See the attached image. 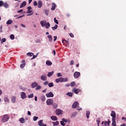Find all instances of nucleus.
<instances>
[{
    "instance_id": "nucleus-33",
    "label": "nucleus",
    "mask_w": 126,
    "mask_h": 126,
    "mask_svg": "<svg viewBox=\"0 0 126 126\" xmlns=\"http://www.w3.org/2000/svg\"><path fill=\"white\" fill-rule=\"evenodd\" d=\"M62 80H63V82H66L68 81V79L67 78H63Z\"/></svg>"
},
{
    "instance_id": "nucleus-58",
    "label": "nucleus",
    "mask_w": 126,
    "mask_h": 126,
    "mask_svg": "<svg viewBox=\"0 0 126 126\" xmlns=\"http://www.w3.org/2000/svg\"><path fill=\"white\" fill-rule=\"evenodd\" d=\"M57 76L58 77H60V76H63V75H62V74H61V73H58L57 74Z\"/></svg>"
},
{
    "instance_id": "nucleus-52",
    "label": "nucleus",
    "mask_w": 126,
    "mask_h": 126,
    "mask_svg": "<svg viewBox=\"0 0 126 126\" xmlns=\"http://www.w3.org/2000/svg\"><path fill=\"white\" fill-rule=\"evenodd\" d=\"M69 35L71 38H74V35L72 33H70Z\"/></svg>"
},
{
    "instance_id": "nucleus-9",
    "label": "nucleus",
    "mask_w": 126,
    "mask_h": 126,
    "mask_svg": "<svg viewBox=\"0 0 126 126\" xmlns=\"http://www.w3.org/2000/svg\"><path fill=\"white\" fill-rule=\"evenodd\" d=\"M43 6V2L41 0H39L37 3V6L38 8H41Z\"/></svg>"
},
{
    "instance_id": "nucleus-19",
    "label": "nucleus",
    "mask_w": 126,
    "mask_h": 126,
    "mask_svg": "<svg viewBox=\"0 0 126 126\" xmlns=\"http://www.w3.org/2000/svg\"><path fill=\"white\" fill-rule=\"evenodd\" d=\"M19 121L21 124H25V119L23 118H21L19 119Z\"/></svg>"
},
{
    "instance_id": "nucleus-23",
    "label": "nucleus",
    "mask_w": 126,
    "mask_h": 126,
    "mask_svg": "<svg viewBox=\"0 0 126 126\" xmlns=\"http://www.w3.org/2000/svg\"><path fill=\"white\" fill-rule=\"evenodd\" d=\"M112 126H116L117 125H116V119H112Z\"/></svg>"
},
{
    "instance_id": "nucleus-1",
    "label": "nucleus",
    "mask_w": 126,
    "mask_h": 126,
    "mask_svg": "<svg viewBox=\"0 0 126 126\" xmlns=\"http://www.w3.org/2000/svg\"><path fill=\"white\" fill-rule=\"evenodd\" d=\"M42 27H45L46 28V29H49V28L50 27V26H51V25H50V23L47 22V21L46 20H42L41 21H40V22Z\"/></svg>"
},
{
    "instance_id": "nucleus-60",
    "label": "nucleus",
    "mask_w": 126,
    "mask_h": 126,
    "mask_svg": "<svg viewBox=\"0 0 126 126\" xmlns=\"http://www.w3.org/2000/svg\"><path fill=\"white\" fill-rule=\"evenodd\" d=\"M97 126H99V125L100 124V120H97Z\"/></svg>"
},
{
    "instance_id": "nucleus-42",
    "label": "nucleus",
    "mask_w": 126,
    "mask_h": 126,
    "mask_svg": "<svg viewBox=\"0 0 126 126\" xmlns=\"http://www.w3.org/2000/svg\"><path fill=\"white\" fill-rule=\"evenodd\" d=\"M41 88H42V87H41V86H38L35 88V90H40V89H41Z\"/></svg>"
},
{
    "instance_id": "nucleus-7",
    "label": "nucleus",
    "mask_w": 126,
    "mask_h": 126,
    "mask_svg": "<svg viewBox=\"0 0 126 126\" xmlns=\"http://www.w3.org/2000/svg\"><path fill=\"white\" fill-rule=\"evenodd\" d=\"M79 105V103H78V102L75 101L72 104V108H73V109H75V108H76V107H78Z\"/></svg>"
},
{
    "instance_id": "nucleus-53",
    "label": "nucleus",
    "mask_w": 126,
    "mask_h": 126,
    "mask_svg": "<svg viewBox=\"0 0 126 126\" xmlns=\"http://www.w3.org/2000/svg\"><path fill=\"white\" fill-rule=\"evenodd\" d=\"M33 57H32V59H36V58H37V57H38V53L36 54V55H32Z\"/></svg>"
},
{
    "instance_id": "nucleus-56",
    "label": "nucleus",
    "mask_w": 126,
    "mask_h": 126,
    "mask_svg": "<svg viewBox=\"0 0 126 126\" xmlns=\"http://www.w3.org/2000/svg\"><path fill=\"white\" fill-rule=\"evenodd\" d=\"M48 84H49V82L48 81L44 83V85H48Z\"/></svg>"
},
{
    "instance_id": "nucleus-22",
    "label": "nucleus",
    "mask_w": 126,
    "mask_h": 126,
    "mask_svg": "<svg viewBox=\"0 0 126 126\" xmlns=\"http://www.w3.org/2000/svg\"><path fill=\"white\" fill-rule=\"evenodd\" d=\"M51 119L52 121H58V118L56 116H51Z\"/></svg>"
},
{
    "instance_id": "nucleus-31",
    "label": "nucleus",
    "mask_w": 126,
    "mask_h": 126,
    "mask_svg": "<svg viewBox=\"0 0 126 126\" xmlns=\"http://www.w3.org/2000/svg\"><path fill=\"white\" fill-rule=\"evenodd\" d=\"M12 22H13V21H12V20H9L7 21L6 22V24L9 25V24H11V23H12Z\"/></svg>"
},
{
    "instance_id": "nucleus-27",
    "label": "nucleus",
    "mask_w": 126,
    "mask_h": 126,
    "mask_svg": "<svg viewBox=\"0 0 126 126\" xmlns=\"http://www.w3.org/2000/svg\"><path fill=\"white\" fill-rule=\"evenodd\" d=\"M41 100L44 102V101H45V100H46V96H45V95H42L40 97Z\"/></svg>"
},
{
    "instance_id": "nucleus-3",
    "label": "nucleus",
    "mask_w": 126,
    "mask_h": 126,
    "mask_svg": "<svg viewBox=\"0 0 126 126\" xmlns=\"http://www.w3.org/2000/svg\"><path fill=\"white\" fill-rule=\"evenodd\" d=\"M28 11L27 13H31L30 14L27 15V16H30V15H33V10H31L32 9V7L31 6L28 7Z\"/></svg>"
},
{
    "instance_id": "nucleus-47",
    "label": "nucleus",
    "mask_w": 126,
    "mask_h": 126,
    "mask_svg": "<svg viewBox=\"0 0 126 126\" xmlns=\"http://www.w3.org/2000/svg\"><path fill=\"white\" fill-rule=\"evenodd\" d=\"M58 125H59V121L53 123V126H58Z\"/></svg>"
},
{
    "instance_id": "nucleus-30",
    "label": "nucleus",
    "mask_w": 126,
    "mask_h": 126,
    "mask_svg": "<svg viewBox=\"0 0 126 126\" xmlns=\"http://www.w3.org/2000/svg\"><path fill=\"white\" fill-rule=\"evenodd\" d=\"M86 116L87 119H89V116H90V111H87Z\"/></svg>"
},
{
    "instance_id": "nucleus-11",
    "label": "nucleus",
    "mask_w": 126,
    "mask_h": 126,
    "mask_svg": "<svg viewBox=\"0 0 126 126\" xmlns=\"http://www.w3.org/2000/svg\"><path fill=\"white\" fill-rule=\"evenodd\" d=\"M57 115L59 116V115H62L63 114V111L61 109H57L56 111Z\"/></svg>"
},
{
    "instance_id": "nucleus-32",
    "label": "nucleus",
    "mask_w": 126,
    "mask_h": 126,
    "mask_svg": "<svg viewBox=\"0 0 126 126\" xmlns=\"http://www.w3.org/2000/svg\"><path fill=\"white\" fill-rule=\"evenodd\" d=\"M4 102H6L7 103H8V102H9V99H8V97H5L4 98Z\"/></svg>"
},
{
    "instance_id": "nucleus-12",
    "label": "nucleus",
    "mask_w": 126,
    "mask_h": 126,
    "mask_svg": "<svg viewBox=\"0 0 126 126\" xmlns=\"http://www.w3.org/2000/svg\"><path fill=\"white\" fill-rule=\"evenodd\" d=\"M41 80H43V81H46L47 80V76L46 75H43L41 76Z\"/></svg>"
},
{
    "instance_id": "nucleus-18",
    "label": "nucleus",
    "mask_w": 126,
    "mask_h": 126,
    "mask_svg": "<svg viewBox=\"0 0 126 126\" xmlns=\"http://www.w3.org/2000/svg\"><path fill=\"white\" fill-rule=\"evenodd\" d=\"M57 6V5L55 4V3H52V10H55L56 9V7Z\"/></svg>"
},
{
    "instance_id": "nucleus-50",
    "label": "nucleus",
    "mask_w": 126,
    "mask_h": 126,
    "mask_svg": "<svg viewBox=\"0 0 126 126\" xmlns=\"http://www.w3.org/2000/svg\"><path fill=\"white\" fill-rule=\"evenodd\" d=\"M3 4H4L3 1L0 0V6H2Z\"/></svg>"
},
{
    "instance_id": "nucleus-21",
    "label": "nucleus",
    "mask_w": 126,
    "mask_h": 126,
    "mask_svg": "<svg viewBox=\"0 0 126 126\" xmlns=\"http://www.w3.org/2000/svg\"><path fill=\"white\" fill-rule=\"evenodd\" d=\"M53 74H54V71H52V72H48L47 74V76L48 77H51V76H52Z\"/></svg>"
},
{
    "instance_id": "nucleus-44",
    "label": "nucleus",
    "mask_w": 126,
    "mask_h": 126,
    "mask_svg": "<svg viewBox=\"0 0 126 126\" xmlns=\"http://www.w3.org/2000/svg\"><path fill=\"white\" fill-rule=\"evenodd\" d=\"M10 37L11 40H14V35L11 34Z\"/></svg>"
},
{
    "instance_id": "nucleus-13",
    "label": "nucleus",
    "mask_w": 126,
    "mask_h": 126,
    "mask_svg": "<svg viewBox=\"0 0 126 126\" xmlns=\"http://www.w3.org/2000/svg\"><path fill=\"white\" fill-rule=\"evenodd\" d=\"M21 96L22 99H26V94H25L24 92H22Z\"/></svg>"
},
{
    "instance_id": "nucleus-36",
    "label": "nucleus",
    "mask_w": 126,
    "mask_h": 126,
    "mask_svg": "<svg viewBox=\"0 0 126 126\" xmlns=\"http://www.w3.org/2000/svg\"><path fill=\"white\" fill-rule=\"evenodd\" d=\"M52 29L54 31L56 30V29H58V25H56L55 27H52Z\"/></svg>"
},
{
    "instance_id": "nucleus-10",
    "label": "nucleus",
    "mask_w": 126,
    "mask_h": 126,
    "mask_svg": "<svg viewBox=\"0 0 126 126\" xmlns=\"http://www.w3.org/2000/svg\"><path fill=\"white\" fill-rule=\"evenodd\" d=\"M26 64V63H25V61L23 60L22 63H21L20 65L21 68H24V67H25Z\"/></svg>"
},
{
    "instance_id": "nucleus-46",
    "label": "nucleus",
    "mask_w": 126,
    "mask_h": 126,
    "mask_svg": "<svg viewBox=\"0 0 126 126\" xmlns=\"http://www.w3.org/2000/svg\"><path fill=\"white\" fill-rule=\"evenodd\" d=\"M75 85V83L74 82H72L70 83V86L73 87Z\"/></svg>"
},
{
    "instance_id": "nucleus-34",
    "label": "nucleus",
    "mask_w": 126,
    "mask_h": 126,
    "mask_svg": "<svg viewBox=\"0 0 126 126\" xmlns=\"http://www.w3.org/2000/svg\"><path fill=\"white\" fill-rule=\"evenodd\" d=\"M52 106H54V109L58 108V104L56 103L52 104Z\"/></svg>"
},
{
    "instance_id": "nucleus-20",
    "label": "nucleus",
    "mask_w": 126,
    "mask_h": 126,
    "mask_svg": "<svg viewBox=\"0 0 126 126\" xmlns=\"http://www.w3.org/2000/svg\"><path fill=\"white\" fill-rule=\"evenodd\" d=\"M46 64H47V65H52V64H53V63L50 61H47L46 62Z\"/></svg>"
},
{
    "instance_id": "nucleus-24",
    "label": "nucleus",
    "mask_w": 126,
    "mask_h": 126,
    "mask_svg": "<svg viewBox=\"0 0 126 126\" xmlns=\"http://www.w3.org/2000/svg\"><path fill=\"white\" fill-rule=\"evenodd\" d=\"M47 38L49 39V42H52L53 41V38L52 37V35H48Z\"/></svg>"
},
{
    "instance_id": "nucleus-45",
    "label": "nucleus",
    "mask_w": 126,
    "mask_h": 126,
    "mask_svg": "<svg viewBox=\"0 0 126 126\" xmlns=\"http://www.w3.org/2000/svg\"><path fill=\"white\" fill-rule=\"evenodd\" d=\"M34 94H31L28 95V98H33Z\"/></svg>"
},
{
    "instance_id": "nucleus-6",
    "label": "nucleus",
    "mask_w": 126,
    "mask_h": 126,
    "mask_svg": "<svg viewBox=\"0 0 126 126\" xmlns=\"http://www.w3.org/2000/svg\"><path fill=\"white\" fill-rule=\"evenodd\" d=\"M80 76V72L76 71L74 73V77L75 78H78Z\"/></svg>"
},
{
    "instance_id": "nucleus-28",
    "label": "nucleus",
    "mask_w": 126,
    "mask_h": 126,
    "mask_svg": "<svg viewBox=\"0 0 126 126\" xmlns=\"http://www.w3.org/2000/svg\"><path fill=\"white\" fill-rule=\"evenodd\" d=\"M34 55V53L29 52L27 53V56H29V57H32Z\"/></svg>"
},
{
    "instance_id": "nucleus-49",
    "label": "nucleus",
    "mask_w": 126,
    "mask_h": 126,
    "mask_svg": "<svg viewBox=\"0 0 126 126\" xmlns=\"http://www.w3.org/2000/svg\"><path fill=\"white\" fill-rule=\"evenodd\" d=\"M60 124L62 126H65V124H64V122L63 121H61Z\"/></svg>"
},
{
    "instance_id": "nucleus-16",
    "label": "nucleus",
    "mask_w": 126,
    "mask_h": 126,
    "mask_svg": "<svg viewBox=\"0 0 126 126\" xmlns=\"http://www.w3.org/2000/svg\"><path fill=\"white\" fill-rule=\"evenodd\" d=\"M73 92H74V93H75V94H78V93H79V92H80V90L79 89H75V88H74L72 90Z\"/></svg>"
},
{
    "instance_id": "nucleus-4",
    "label": "nucleus",
    "mask_w": 126,
    "mask_h": 126,
    "mask_svg": "<svg viewBox=\"0 0 126 126\" xmlns=\"http://www.w3.org/2000/svg\"><path fill=\"white\" fill-rule=\"evenodd\" d=\"M54 103V100L52 99H48L46 101V104L48 105V106H50V105H53V103Z\"/></svg>"
},
{
    "instance_id": "nucleus-26",
    "label": "nucleus",
    "mask_w": 126,
    "mask_h": 126,
    "mask_svg": "<svg viewBox=\"0 0 126 126\" xmlns=\"http://www.w3.org/2000/svg\"><path fill=\"white\" fill-rule=\"evenodd\" d=\"M3 5L4 7H5V8H8L9 5H8V4H7V3H6V2L4 3Z\"/></svg>"
},
{
    "instance_id": "nucleus-5",
    "label": "nucleus",
    "mask_w": 126,
    "mask_h": 126,
    "mask_svg": "<svg viewBox=\"0 0 126 126\" xmlns=\"http://www.w3.org/2000/svg\"><path fill=\"white\" fill-rule=\"evenodd\" d=\"M110 116L112 117V120L116 119V112L112 110L111 111Z\"/></svg>"
},
{
    "instance_id": "nucleus-55",
    "label": "nucleus",
    "mask_w": 126,
    "mask_h": 126,
    "mask_svg": "<svg viewBox=\"0 0 126 126\" xmlns=\"http://www.w3.org/2000/svg\"><path fill=\"white\" fill-rule=\"evenodd\" d=\"M62 43H68V42L66 40H65V39H63Z\"/></svg>"
},
{
    "instance_id": "nucleus-40",
    "label": "nucleus",
    "mask_w": 126,
    "mask_h": 126,
    "mask_svg": "<svg viewBox=\"0 0 126 126\" xmlns=\"http://www.w3.org/2000/svg\"><path fill=\"white\" fill-rule=\"evenodd\" d=\"M49 87H53L54 86V83H50L48 84Z\"/></svg>"
},
{
    "instance_id": "nucleus-57",
    "label": "nucleus",
    "mask_w": 126,
    "mask_h": 126,
    "mask_svg": "<svg viewBox=\"0 0 126 126\" xmlns=\"http://www.w3.org/2000/svg\"><path fill=\"white\" fill-rule=\"evenodd\" d=\"M38 4V3H37L36 1H34L33 2V5H34V6H36V5H37Z\"/></svg>"
},
{
    "instance_id": "nucleus-41",
    "label": "nucleus",
    "mask_w": 126,
    "mask_h": 126,
    "mask_svg": "<svg viewBox=\"0 0 126 126\" xmlns=\"http://www.w3.org/2000/svg\"><path fill=\"white\" fill-rule=\"evenodd\" d=\"M76 115H77V112H74L71 114L72 117H76Z\"/></svg>"
},
{
    "instance_id": "nucleus-63",
    "label": "nucleus",
    "mask_w": 126,
    "mask_h": 126,
    "mask_svg": "<svg viewBox=\"0 0 126 126\" xmlns=\"http://www.w3.org/2000/svg\"><path fill=\"white\" fill-rule=\"evenodd\" d=\"M22 11H23V10H20L18 11L17 12H18V13H20V12H22Z\"/></svg>"
},
{
    "instance_id": "nucleus-2",
    "label": "nucleus",
    "mask_w": 126,
    "mask_h": 126,
    "mask_svg": "<svg viewBox=\"0 0 126 126\" xmlns=\"http://www.w3.org/2000/svg\"><path fill=\"white\" fill-rule=\"evenodd\" d=\"M8 120H9V116L7 114H5L1 119V122L6 123V122H8Z\"/></svg>"
},
{
    "instance_id": "nucleus-64",
    "label": "nucleus",
    "mask_w": 126,
    "mask_h": 126,
    "mask_svg": "<svg viewBox=\"0 0 126 126\" xmlns=\"http://www.w3.org/2000/svg\"><path fill=\"white\" fill-rule=\"evenodd\" d=\"M126 124L124 123L121 125V126H126Z\"/></svg>"
},
{
    "instance_id": "nucleus-62",
    "label": "nucleus",
    "mask_w": 126,
    "mask_h": 126,
    "mask_svg": "<svg viewBox=\"0 0 126 126\" xmlns=\"http://www.w3.org/2000/svg\"><path fill=\"white\" fill-rule=\"evenodd\" d=\"M107 124H108V126H110V124H111V121L108 120V121L107 122Z\"/></svg>"
},
{
    "instance_id": "nucleus-14",
    "label": "nucleus",
    "mask_w": 126,
    "mask_h": 126,
    "mask_svg": "<svg viewBox=\"0 0 126 126\" xmlns=\"http://www.w3.org/2000/svg\"><path fill=\"white\" fill-rule=\"evenodd\" d=\"M26 4H27V3H26V1H23L22 3L21 4L20 6V8H22V7H24V6H26Z\"/></svg>"
},
{
    "instance_id": "nucleus-8",
    "label": "nucleus",
    "mask_w": 126,
    "mask_h": 126,
    "mask_svg": "<svg viewBox=\"0 0 126 126\" xmlns=\"http://www.w3.org/2000/svg\"><path fill=\"white\" fill-rule=\"evenodd\" d=\"M46 96L47 97V98L54 97V94H53V92H49L48 94H46Z\"/></svg>"
},
{
    "instance_id": "nucleus-35",
    "label": "nucleus",
    "mask_w": 126,
    "mask_h": 126,
    "mask_svg": "<svg viewBox=\"0 0 126 126\" xmlns=\"http://www.w3.org/2000/svg\"><path fill=\"white\" fill-rule=\"evenodd\" d=\"M5 41H6V38H2L1 40V44H3V43H4V42H5Z\"/></svg>"
},
{
    "instance_id": "nucleus-25",
    "label": "nucleus",
    "mask_w": 126,
    "mask_h": 126,
    "mask_svg": "<svg viewBox=\"0 0 126 126\" xmlns=\"http://www.w3.org/2000/svg\"><path fill=\"white\" fill-rule=\"evenodd\" d=\"M43 125H44V123H43V120H40L38 122V126H43Z\"/></svg>"
},
{
    "instance_id": "nucleus-37",
    "label": "nucleus",
    "mask_w": 126,
    "mask_h": 126,
    "mask_svg": "<svg viewBox=\"0 0 126 126\" xmlns=\"http://www.w3.org/2000/svg\"><path fill=\"white\" fill-rule=\"evenodd\" d=\"M38 119H39V117H36V116H34L33 118V121H34V122H36V121H37V120Z\"/></svg>"
},
{
    "instance_id": "nucleus-15",
    "label": "nucleus",
    "mask_w": 126,
    "mask_h": 126,
    "mask_svg": "<svg viewBox=\"0 0 126 126\" xmlns=\"http://www.w3.org/2000/svg\"><path fill=\"white\" fill-rule=\"evenodd\" d=\"M56 82L57 83H59V82H63V77L56 79Z\"/></svg>"
},
{
    "instance_id": "nucleus-61",
    "label": "nucleus",
    "mask_w": 126,
    "mask_h": 126,
    "mask_svg": "<svg viewBox=\"0 0 126 126\" xmlns=\"http://www.w3.org/2000/svg\"><path fill=\"white\" fill-rule=\"evenodd\" d=\"M104 126H108V122H104Z\"/></svg>"
},
{
    "instance_id": "nucleus-38",
    "label": "nucleus",
    "mask_w": 126,
    "mask_h": 126,
    "mask_svg": "<svg viewBox=\"0 0 126 126\" xmlns=\"http://www.w3.org/2000/svg\"><path fill=\"white\" fill-rule=\"evenodd\" d=\"M66 95H68V96H69L70 97H72V95H73V94L72 93H67Z\"/></svg>"
},
{
    "instance_id": "nucleus-17",
    "label": "nucleus",
    "mask_w": 126,
    "mask_h": 126,
    "mask_svg": "<svg viewBox=\"0 0 126 126\" xmlns=\"http://www.w3.org/2000/svg\"><path fill=\"white\" fill-rule=\"evenodd\" d=\"M38 86V83L37 82H34L32 84V88H35V87H37Z\"/></svg>"
},
{
    "instance_id": "nucleus-43",
    "label": "nucleus",
    "mask_w": 126,
    "mask_h": 126,
    "mask_svg": "<svg viewBox=\"0 0 126 126\" xmlns=\"http://www.w3.org/2000/svg\"><path fill=\"white\" fill-rule=\"evenodd\" d=\"M54 22L56 24H59V21H58L56 18H54Z\"/></svg>"
},
{
    "instance_id": "nucleus-59",
    "label": "nucleus",
    "mask_w": 126,
    "mask_h": 126,
    "mask_svg": "<svg viewBox=\"0 0 126 126\" xmlns=\"http://www.w3.org/2000/svg\"><path fill=\"white\" fill-rule=\"evenodd\" d=\"M28 115H29V116H31V112L29 111H28Z\"/></svg>"
},
{
    "instance_id": "nucleus-39",
    "label": "nucleus",
    "mask_w": 126,
    "mask_h": 126,
    "mask_svg": "<svg viewBox=\"0 0 126 126\" xmlns=\"http://www.w3.org/2000/svg\"><path fill=\"white\" fill-rule=\"evenodd\" d=\"M44 13L48 16V15H49V11L48 10H45Z\"/></svg>"
},
{
    "instance_id": "nucleus-54",
    "label": "nucleus",
    "mask_w": 126,
    "mask_h": 126,
    "mask_svg": "<svg viewBox=\"0 0 126 126\" xmlns=\"http://www.w3.org/2000/svg\"><path fill=\"white\" fill-rule=\"evenodd\" d=\"M54 39H53V41H54V42H56V41H57V39L58 37H57V36H54Z\"/></svg>"
},
{
    "instance_id": "nucleus-48",
    "label": "nucleus",
    "mask_w": 126,
    "mask_h": 126,
    "mask_svg": "<svg viewBox=\"0 0 126 126\" xmlns=\"http://www.w3.org/2000/svg\"><path fill=\"white\" fill-rule=\"evenodd\" d=\"M73 64H74V61L72 60L70 62V65H73Z\"/></svg>"
},
{
    "instance_id": "nucleus-29",
    "label": "nucleus",
    "mask_w": 126,
    "mask_h": 126,
    "mask_svg": "<svg viewBox=\"0 0 126 126\" xmlns=\"http://www.w3.org/2000/svg\"><path fill=\"white\" fill-rule=\"evenodd\" d=\"M16 99V97H15V96H14L12 97L11 100H12V103H15Z\"/></svg>"
},
{
    "instance_id": "nucleus-51",
    "label": "nucleus",
    "mask_w": 126,
    "mask_h": 126,
    "mask_svg": "<svg viewBox=\"0 0 126 126\" xmlns=\"http://www.w3.org/2000/svg\"><path fill=\"white\" fill-rule=\"evenodd\" d=\"M62 121H63L64 123H67L68 121L67 120V119H65L64 118H63L62 119Z\"/></svg>"
}]
</instances>
